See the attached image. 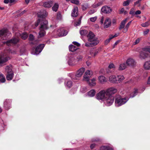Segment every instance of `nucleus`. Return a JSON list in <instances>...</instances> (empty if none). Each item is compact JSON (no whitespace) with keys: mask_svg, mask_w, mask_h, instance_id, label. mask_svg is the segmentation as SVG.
I'll return each instance as SVG.
<instances>
[{"mask_svg":"<svg viewBox=\"0 0 150 150\" xmlns=\"http://www.w3.org/2000/svg\"><path fill=\"white\" fill-rule=\"evenodd\" d=\"M80 91L82 93H84L87 91V88L86 87L82 86L80 88Z\"/></svg>","mask_w":150,"mask_h":150,"instance_id":"45","label":"nucleus"},{"mask_svg":"<svg viewBox=\"0 0 150 150\" xmlns=\"http://www.w3.org/2000/svg\"><path fill=\"white\" fill-rule=\"evenodd\" d=\"M47 13L45 10H42L38 13V18L35 23L36 27H37L41 22V26L40 28V31L38 37L40 38L44 36L45 33V30L48 28V21L45 18L47 15Z\"/></svg>","mask_w":150,"mask_h":150,"instance_id":"1","label":"nucleus"},{"mask_svg":"<svg viewBox=\"0 0 150 150\" xmlns=\"http://www.w3.org/2000/svg\"><path fill=\"white\" fill-rule=\"evenodd\" d=\"M69 49L70 51L74 52L76 51L78 49V48L75 45H71L69 46Z\"/></svg>","mask_w":150,"mask_h":150,"instance_id":"29","label":"nucleus"},{"mask_svg":"<svg viewBox=\"0 0 150 150\" xmlns=\"http://www.w3.org/2000/svg\"><path fill=\"white\" fill-rule=\"evenodd\" d=\"M88 8V4H84L82 5V8L83 10H85Z\"/></svg>","mask_w":150,"mask_h":150,"instance_id":"47","label":"nucleus"},{"mask_svg":"<svg viewBox=\"0 0 150 150\" xmlns=\"http://www.w3.org/2000/svg\"><path fill=\"white\" fill-rule=\"evenodd\" d=\"M141 40V38H139L136 39L134 43V45H136L138 43L140 40Z\"/></svg>","mask_w":150,"mask_h":150,"instance_id":"58","label":"nucleus"},{"mask_svg":"<svg viewBox=\"0 0 150 150\" xmlns=\"http://www.w3.org/2000/svg\"><path fill=\"white\" fill-rule=\"evenodd\" d=\"M114 98L113 95H106V97L104 100V103L106 105L110 106L113 103Z\"/></svg>","mask_w":150,"mask_h":150,"instance_id":"7","label":"nucleus"},{"mask_svg":"<svg viewBox=\"0 0 150 150\" xmlns=\"http://www.w3.org/2000/svg\"><path fill=\"white\" fill-rule=\"evenodd\" d=\"M78 15V8L77 7H74L71 13V15L72 17H76Z\"/></svg>","mask_w":150,"mask_h":150,"instance_id":"27","label":"nucleus"},{"mask_svg":"<svg viewBox=\"0 0 150 150\" xmlns=\"http://www.w3.org/2000/svg\"><path fill=\"white\" fill-rule=\"evenodd\" d=\"M87 42L85 44V46L88 47L94 46L98 44L99 42V41H96L95 42Z\"/></svg>","mask_w":150,"mask_h":150,"instance_id":"21","label":"nucleus"},{"mask_svg":"<svg viewBox=\"0 0 150 150\" xmlns=\"http://www.w3.org/2000/svg\"><path fill=\"white\" fill-rule=\"evenodd\" d=\"M96 146V144L95 143H93L91 144L90 146V148L91 149H92L94 148Z\"/></svg>","mask_w":150,"mask_h":150,"instance_id":"62","label":"nucleus"},{"mask_svg":"<svg viewBox=\"0 0 150 150\" xmlns=\"http://www.w3.org/2000/svg\"><path fill=\"white\" fill-rule=\"evenodd\" d=\"M149 31V30L148 29H146V30L143 32V34L144 35H146L147 34Z\"/></svg>","mask_w":150,"mask_h":150,"instance_id":"61","label":"nucleus"},{"mask_svg":"<svg viewBox=\"0 0 150 150\" xmlns=\"http://www.w3.org/2000/svg\"><path fill=\"white\" fill-rule=\"evenodd\" d=\"M6 81L4 76L2 74H0V82L4 83Z\"/></svg>","mask_w":150,"mask_h":150,"instance_id":"44","label":"nucleus"},{"mask_svg":"<svg viewBox=\"0 0 150 150\" xmlns=\"http://www.w3.org/2000/svg\"><path fill=\"white\" fill-rule=\"evenodd\" d=\"M71 2L74 4L78 5L79 4V1L78 0H71Z\"/></svg>","mask_w":150,"mask_h":150,"instance_id":"50","label":"nucleus"},{"mask_svg":"<svg viewBox=\"0 0 150 150\" xmlns=\"http://www.w3.org/2000/svg\"><path fill=\"white\" fill-rule=\"evenodd\" d=\"M103 2L100 1L98 2H95L92 5L93 8H96L103 4Z\"/></svg>","mask_w":150,"mask_h":150,"instance_id":"35","label":"nucleus"},{"mask_svg":"<svg viewBox=\"0 0 150 150\" xmlns=\"http://www.w3.org/2000/svg\"><path fill=\"white\" fill-rule=\"evenodd\" d=\"M83 56L81 55H79L76 56L75 55V59H76V63L78 62L81 61L82 60Z\"/></svg>","mask_w":150,"mask_h":150,"instance_id":"40","label":"nucleus"},{"mask_svg":"<svg viewBox=\"0 0 150 150\" xmlns=\"http://www.w3.org/2000/svg\"><path fill=\"white\" fill-rule=\"evenodd\" d=\"M53 1H47L43 3V6L45 8H50L53 5Z\"/></svg>","mask_w":150,"mask_h":150,"instance_id":"18","label":"nucleus"},{"mask_svg":"<svg viewBox=\"0 0 150 150\" xmlns=\"http://www.w3.org/2000/svg\"><path fill=\"white\" fill-rule=\"evenodd\" d=\"M119 35V33H118L117 34H115L114 35H111L110 36L111 38H112V39L113 38H114L117 37Z\"/></svg>","mask_w":150,"mask_h":150,"instance_id":"63","label":"nucleus"},{"mask_svg":"<svg viewBox=\"0 0 150 150\" xmlns=\"http://www.w3.org/2000/svg\"><path fill=\"white\" fill-rule=\"evenodd\" d=\"M88 41L89 42H95L96 41H99L97 37L94 34L91 32H89L88 35Z\"/></svg>","mask_w":150,"mask_h":150,"instance_id":"12","label":"nucleus"},{"mask_svg":"<svg viewBox=\"0 0 150 150\" xmlns=\"http://www.w3.org/2000/svg\"><path fill=\"white\" fill-rule=\"evenodd\" d=\"M18 35H19L21 36V38L23 40L26 39L28 36V34L25 32L21 34H20L19 33L17 32L16 33L15 37H14L11 39L6 42H3V43L4 44H6L8 46L17 44L19 42L20 40L19 38L18 37Z\"/></svg>","mask_w":150,"mask_h":150,"instance_id":"2","label":"nucleus"},{"mask_svg":"<svg viewBox=\"0 0 150 150\" xmlns=\"http://www.w3.org/2000/svg\"><path fill=\"white\" fill-rule=\"evenodd\" d=\"M56 31H57V34L60 36H66L68 33V31L63 28H59L57 30H55L54 32Z\"/></svg>","mask_w":150,"mask_h":150,"instance_id":"13","label":"nucleus"},{"mask_svg":"<svg viewBox=\"0 0 150 150\" xmlns=\"http://www.w3.org/2000/svg\"><path fill=\"white\" fill-rule=\"evenodd\" d=\"M45 46L44 44L39 45L35 49L34 54L37 55L39 54L42 51Z\"/></svg>","mask_w":150,"mask_h":150,"instance_id":"15","label":"nucleus"},{"mask_svg":"<svg viewBox=\"0 0 150 150\" xmlns=\"http://www.w3.org/2000/svg\"><path fill=\"white\" fill-rule=\"evenodd\" d=\"M111 39H112V38H111V37L110 36L109 37V38L108 39H107V40H105V44H107L110 42V40Z\"/></svg>","mask_w":150,"mask_h":150,"instance_id":"59","label":"nucleus"},{"mask_svg":"<svg viewBox=\"0 0 150 150\" xmlns=\"http://www.w3.org/2000/svg\"><path fill=\"white\" fill-rule=\"evenodd\" d=\"M106 97V93L105 91L102 90L96 94V98L99 101H104Z\"/></svg>","mask_w":150,"mask_h":150,"instance_id":"10","label":"nucleus"},{"mask_svg":"<svg viewBox=\"0 0 150 150\" xmlns=\"http://www.w3.org/2000/svg\"><path fill=\"white\" fill-rule=\"evenodd\" d=\"M14 76L13 72L7 73L6 75V79L8 80H11Z\"/></svg>","mask_w":150,"mask_h":150,"instance_id":"33","label":"nucleus"},{"mask_svg":"<svg viewBox=\"0 0 150 150\" xmlns=\"http://www.w3.org/2000/svg\"><path fill=\"white\" fill-rule=\"evenodd\" d=\"M129 100V98L126 97L124 98H117L115 100V105L116 107H119L125 103Z\"/></svg>","mask_w":150,"mask_h":150,"instance_id":"5","label":"nucleus"},{"mask_svg":"<svg viewBox=\"0 0 150 150\" xmlns=\"http://www.w3.org/2000/svg\"><path fill=\"white\" fill-rule=\"evenodd\" d=\"M81 18H80L79 19L78 21H76L74 25L75 26L79 25L81 23Z\"/></svg>","mask_w":150,"mask_h":150,"instance_id":"46","label":"nucleus"},{"mask_svg":"<svg viewBox=\"0 0 150 150\" xmlns=\"http://www.w3.org/2000/svg\"><path fill=\"white\" fill-rule=\"evenodd\" d=\"M127 67V65L125 63H123L121 64L118 67V70L120 71L125 69Z\"/></svg>","mask_w":150,"mask_h":150,"instance_id":"34","label":"nucleus"},{"mask_svg":"<svg viewBox=\"0 0 150 150\" xmlns=\"http://www.w3.org/2000/svg\"><path fill=\"white\" fill-rule=\"evenodd\" d=\"M138 90L135 89L133 92L131 93L130 95V98H133L138 93Z\"/></svg>","mask_w":150,"mask_h":150,"instance_id":"37","label":"nucleus"},{"mask_svg":"<svg viewBox=\"0 0 150 150\" xmlns=\"http://www.w3.org/2000/svg\"><path fill=\"white\" fill-rule=\"evenodd\" d=\"M6 71L7 73L13 72L12 69V67L11 65L7 66L5 68Z\"/></svg>","mask_w":150,"mask_h":150,"instance_id":"36","label":"nucleus"},{"mask_svg":"<svg viewBox=\"0 0 150 150\" xmlns=\"http://www.w3.org/2000/svg\"><path fill=\"white\" fill-rule=\"evenodd\" d=\"M12 100L11 99H6L4 103V109L8 110L11 108Z\"/></svg>","mask_w":150,"mask_h":150,"instance_id":"11","label":"nucleus"},{"mask_svg":"<svg viewBox=\"0 0 150 150\" xmlns=\"http://www.w3.org/2000/svg\"><path fill=\"white\" fill-rule=\"evenodd\" d=\"M97 19V17L95 16L93 17H91L89 18L90 20L92 22H95L96 19Z\"/></svg>","mask_w":150,"mask_h":150,"instance_id":"54","label":"nucleus"},{"mask_svg":"<svg viewBox=\"0 0 150 150\" xmlns=\"http://www.w3.org/2000/svg\"><path fill=\"white\" fill-rule=\"evenodd\" d=\"M88 31L86 30H82L81 29L80 31V34L81 35H85L88 33Z\"/></svg>","mask_w":150,"mask_h":150,"instance_id":"42","label":"nucleus"},{"mask_svg":"<svg viewBox=\"0 0 150 150\" xmlns=\"http://www.w3.org/2000/svg\"><path fill=\"white\" fill-rule=\"evenodd\" d=\"M144 68L146 70L150 69V60L146 62L144 65Z\"/></svg>","mask_w":150,"mask_h":150,"instance_id":"32","label":"nucleus"},{"mask_svg":"<svg viewBox=\"0 0 150 150\" xmlns=\"http://www.w3.org/2000/svg\"><path fill=\"white\" fill-rule=\"evenodd\" d=\"M141 13V11L140 10H137L136 11L134 14L135 15H139Z\"/></svg>","mask_w":150,"mask_h":150,"instance_id":"64","label":"nucleus"},{"mask_svg":"<svg viewBox=\"0 0 150 150\" xmlns=\"http://www.w3.org/2000/svg\"><path fill=\"white\" fill-rule=\"evenodd\" d=\"M96 93V91L94 89H92L88 92L87 94H85V95L86 96H88L89 97H92L95 96Z\"/></svg>","mask_w":150,"mask_h":150,"instance_id":"23","label":"nucleus"},{"mask_svg":"<svg viewBox=\"0 0 150 150\" xmlns=\"http://www.w3.org/2000/svg\"><path fill=\"white\" fill-rule=\"evenodd\" d=\"M67 63L69 65L72 66L76 64L75 55V54H69L67 56Z\"/></svg>","mask_w":150,"mask_h":150,"instance_id":"8","label":"nucleus"},{"mask_svg":"<svg viewBox=\"0 0 150 150\" xmlns=\"http://www.w3.org/2000/svg\"><path fill=\"white\" fill-rule=\"evenodd\" d=\"M10 34V33L7 29H4L0 30V40L6 39Z\"/></svg>","mask_w":150,"mask_h":150,"instance_id":"9","label":"nucleus"},{"mask_svg":"<svg viewBox=\"0 0 150 150\" xmlns=\"http://www.w3.org/2000/svg\"><path fill=\"white\" fill-rule=\"evenodd\" d=\"M106 146H103L100 147L99 150H106ZM95 150H97L96 149Z\"/></svg>","mask_w":150,"mask_h":150,"instance_id":"56","label":"nucleus"},{"mask_svg":"<svg viewBox=\"0 0 150 150\" xmlns=\"http://www.w3.org/2000/svg\"><path fill=\"white\" fill-rule=\"evenodd\" d=\"M132 21L129 22L126 25L125 28H124L123 32H126L128 30V29Z\"/></svg>","mask_w":150,"mask_h":150,"instance_id":"41","label":"nucleus"},{"mask_svg":"<svg viewBox=\"0 0 150 150\" xmlns=\"http://www.w3.org/2000/svg\"><path fill=\"white\" fill-rule=\"evenodd\" d=\"M93 73L91 71L88 70L85 72L83 76V79L84 80H88V79L92 75Z\"/></svg>","mask_w":150,"mask_h":150,"instance_id":"16","label":"nucleus"},{"mask_svg":"<svg viewBox=\"0 0 150 150\" xmlns=\"http://www.w3.org/2000/svg\"><path fill=\"white\" fill-rule=\"evenodd\" d=\"M65 86L67 88H69L72 86V84L71 81L69 79H66L65 81Z\"/></svg>","mask_w":150,"mask_h":150,"instance_id":"20","label":"nucleus"},{"mask_svg":"<svg viewBox=\"0 0 150 150\" xmlns=\"http://www.w3.org/2000/svg\"><path fill=\"white\" fill-rule=\"evenodd\" d=\"M57 19L59 20H61L62 18L61 13L60 12H58L57 15Z\"/></svg>","mask_w":150,"mask_h":150,"instance_id":"48","label":"nucleus"},{"mask_svg":"<svg viewBox=\"0 0 150 150\" xmlns=\"http://www.w3.org/2000/svg\"><path fill=\"white\" fill-rule=\"evenodd\" d=\"M100 139L98 138H93L91 140V141L92 142H97L100 141Z\"/></svg>","mask_w":150,"mask_h":150,"instance_id":"51","label":"nucleus"},{"mask_svg":"<svg viewBox=\"0 0 150 150\" xmlns=\"http://www.w3.org/2000/svg\"><path fill=\"white\" fill-rule=\"evenodd\" d=\"M106 150H113V148L111 146H106Z\"/></svg>","mask_w":150,"mask_h":150,"instance_id":"57","label":"nucleus"},{"mask_svg":"<svg viewBox=\"0 0 150 150\" xmlns=\"http://www.w3.org/2000/svg\"><path fill=\"white\" fill-rule=\"evenodd\" d=\"M126 64L127 66H133L135 64V62L133 59L130 58L126 61Z\"/></svg>","mask_w":150,"mask_h":150,"instance_id":"19","label":"nucleus"},{"mask_svg":"<svg viewBox=\"0 0 150 150\" xmlns=\"http://www.w3.org/2000/svg\"><path fill=\"white\" fill-rule=\"evenodd\" d=\"M111 24V21L110 19H107L104 23V28H107L110 27Z\"/></svg>","mask_w":150,"mask_h":150,"instance_id":"24","label":"nucleus"},{"mask_svg":"<svg viewBox=\"0 0 150 150\" xmlns=\"http://www.w3.org/2000/svg\"><path fill=\"white\" fill-rule=\"evenodd\" d=\"M150 24V19H149L147 21L142 24L141 25L143 27H145L149 26Z\"/></svg>","mask_w":150,"mask_h":150,"instance_id":"43","label":"nucleus"},{"mask_svg":"<svg viewBox=\"0 0 150 150\" xmlns=\"http://www.w3.org/2000/svg\"><path fill=\"white\" fill-rule=\"evenodd\" d=\"M34 38L33 35L32 34H30L29 35V40L30 41V44L31 45L37 44V41H34L33 40Z\"/></svg>","mask_w":150,"mask_h":150,"instance_id":"28","label":"nucleus"},{"mask_svg":"<svg viewBox=\"0 0 150 150\" xmlns=\"http://www.w3.org/2000/svg\"><path fill=\"white\" fill-rule=\"evenodd\" d=\"M130 1V0H127L124 1L123 3V5L124 6H128L129 5Z\"/></svg>","mask_w":150,"mask_h":150,"instance_id":"52","label":"nucleus"},{"mask_svg":"<svg viewBox=\"0 0 150 150\" xmlns=\"http://www.w3.org/2000/svg\"><path fill=\"white\" fill-rule=\"evenodd\" d=\"M85 69L82 67L79 69L77 72L76 74H71V78L73 80H78L80 77L82 76L84 72Z\"/></svg>","mask_w":150,"mask_h":150,"instance_id":"6","label":"nucleus"},{"mask_svg":"<svg viewBox=\"0 0 150 150\" xmlns=\"http://www.w3.org/2000/svg\"><path fill=\"white\" fill-rule=\"evenodd\" d=\"M88 82V84L91 86H95L96 84V79L95 78H93L92 79H88V80H86Z\"/></svg>","mask_w":150,"mask_h":150,"instance_id":"22","label":"nucleus"},{"mask_svg":"<svg viewBox=\"0 0 150 150\" xmlns=\"http://www.w3.org/2000/svg\"><path fill=\"white\" fill-rule=\"evenodd\" d=\"M99 81L101 83H103L106 82L107 80L103 76H101L98 77Z\"/></svg>","mask_w":150,"mask_h":150,"instance_id":"31","label":"nucleus"},{"mask_svg":"<svg viewBox=\"0 0 150 150\" xmlns=\"http://www.w3.org/2000/svg\"><path fill=\"white\" fill-rule=\"evenodd\" d=\"M106 95H113L117 92V89L114 87H111L105 91Z\"/></svg>","mask_w":150,"mask_h":150,"instance_id":"14","label":"nucleus"},{"mask_svg":"<svg viewBox=\"0 0 150 150\" xmlns=\"http://www.w3.org/2000/svg\"><path fill=\"white\" fill-rule=\"evenodd\" d=\"M127 20V18H126L121 22L120 25L119 27V29L120 30H121V29L124 28L125 24L126 23Z\"/></svg>","mask_w":150,"mask_h":150,"instance_id":"30","label":"nucleus"},{"mask_svg":"<svg viewBox=\"0 0 150 150\" xmlns=\"http://www.w3.org/2000/svg\"><path fill=\"white\" fill-rule=\"evenodd\" d=\"M117 83H119L124 79V77L122 75H118L117 76Z\"/></svg>","mask_w":150,"mask_h":150,"instance_id":"39","label":"nucleus"},{"mask_svg":"<svg viewBox=\"0 0 150 150\" xmlns=\"http://www.w3.org/2000/svg\"><path fill=\"white\" fill-rule=\"evenodd\" d=\"M98 50H95L94 49H91L90 51V54L93 57L95 56L98 53Z\"/></svg>","mask_w":150,"mask_h":150,"instance_id":"26","label":"nucleus"},{"mask_svg":"<svg viewBox=\"0 0 150 150\" xmlns=\"http://www.w3.org/2000/svg\"><path fill=\"white\" fill-rule=\"evenodd\" d=\"M150 57V46H146L143 48L140 54L139 57L141 59H145Z\"/></svg>","mask_w":150,"mask_h":150,"instance_id":"4","label":"nucleus"},{"mask_svg":"<svg viewBox=\"0 0 150 150\" xmlns=\"http://www.w3.org/2000/svg\"><path fill=\"white\" fill-rule=\"evenodd\" d=\"M109 81L113 83H117V80L115 76L112 75L110 76L109 78Z\"/></svg>","mask_w":150,"mask_h":150,"instance_id":"25","label":"nucleus"},{"mask_svg":"<svg viewBox=\"0 0 150 150\" xmlns=\"http://www.w3.org/2000/svg\"><path fill=\"white\" fill-rule=\"evenodd\" d=\"M102 12L105 13H108L112 11V9L110 7L107 6L103 7L101 9Z\"/></svg>","mask_w":150,"mask_h":150,"instance_id":"17","label":"nucleus"},{"mask_svg":"<svg viewBox=\"0 0 150 150\" xmlns=\"http://www.w3.org/2000/svg\"><path fill=\"white\" fill-rule=\"evenodd\" d=\"M115 68V66L113 64L111 63L109 65L108 67V69H112L113 70H114Z\"/></svg>","mask_w":150,"mask_h":150,"instance_id":"49","label":"nucleus"},{"mask_svg":"<svg viewBox=\"0 0 150 150\" xmlns=\"http://www.w3.org/2000/svg\"><path fill=\"white\" fill-rule=\"evenodd\" d=\"M73 43L75 46H76V47H77L78 48L80 46V44L77 42H74Z\"/></svg>","mask_w":150,"mask_h":150,"instance_id":"60","label":"nucleus"},{"mask_svg":"<svg viewBox=\"0 0 150 150\" xmlns=\"http://www.w3.org/2000/svg\"><path fill=\"white\" fill-rule=\"evenodd\" d=\"M10 53L14 54L16 53V52L8 49L4 51L3 53L0 54V64L6 62L10 59V57L8 56Z\"/></svg>","mask_w":150,"mask_h":150,"instance_id":"3","label":"nucleus"},{"mask_svg":"<svg viewBox=\"0 0 150 150\" xmlns=\"http://www.w3.org/2000/svg\"><path fill=\"white\" fill-rule=\"evenodd\" d=\"M135 9L134 8H131L130 11L129 12V14L132 16L134 15L135 14Z\"/></svg>","mask_w":150,"mask_h":150,"instance_id":"53","label":"nucleus"},{"mask_svg":"<svg viewBox=\"0 0 150 150\" xmlns=\"http://www.w3.org/2000/svg\"><path fill=\"white\" fill-rule=\"evenodd\" d=\"M96 11V10L95 9H93L90 10L88 12V14L90 15H91L94 13H95Z\"/></svg>","mask_w":150,"mask_h":150,"instance_id":"55","label":"nucleus"},{"mask_svg":"<svg viewBox=\"0 0 150 150\" xmlns=\"http://www.w3.org/2000/svg\"><path fill=\"white\" fill-rule=\"evenodd\" d=\"M59 8V4L57 3L54 4V6L52 7V9L53 11L56 12Z\"/></svg>","mask_w":150,"mask_h":150,"instance_id":"38","label":"nucleus"}]
</instances>
